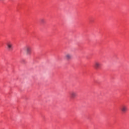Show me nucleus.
I'll return each mask as SVG.
<instances>
[{"instance_id":"nucleus-2","label":"nucleus","mask_w":129,"mask_h":129,"mask_svg":"<svg viewBox=\"0 0 129 129\" xmlns=\"http://www.w3.org/2000/svg\"><path fill=\"white\" fill-rule=\"evenodd\" d=\"M120 109L123 113H125L126 111H127V106L125 105H122L121 107L120 108Z\"/></svg>"},{"instance_id":"nucleus-6","label":"nucleus","mask_w":129,"mask_h":129,"mask_svg":"<svg viewBox=\"0 0 129 129\" xmlns=\"http://www.w3.org/2000/svg\"><path fill=\"white\" fill-rule=\"evenodd\" d=\"M70 95L72 98H75L77 96V92L75 91H72L70 93Z\"/></svg>"},{"instance_id":"nucleus-1","label":"nucleus","mask_w":129,"mask_h":129,"mask_svg":"<svg viewBox=\"0 0 129 129\" xmlns=\"http://www.w3.org/2000/svg\"><path fill=\"white\" fill-rule=\"evenodd\" d=\"M23 51L26 52V55L30 56L32 53V47L29 45H27L23 48Z\"/></svg>"},{"instance_id":"nucleus-7","label":"nucleus","mask_w":129,"mask_h":129,"mask_svg":"<svg viewBox=\"0 0 129 129\" xmlns=\"http://www.w3.org/2000/svg\"><path fill=\"white\" fill-rule=\"evenodd\" d=\"M41 23H45V20H44V19H41Z\"/></svg>"},{"instance_id":"nucleus-3","label":"nucleus","mask_w":129,"mask_h":129,"mask_svg":"<svg viewBox=\"0 0 129 129\" xmlns=\"http://www.w3.org/2000/svg\"><path fill=\"white\" fill-rule=\"evenodd\" d=\"M100 66H101V64L99 61H95L94 64V67L96 70H98L100 68Z\"/></svg>"},{"instance_id":"nucleus-5","label":"nucleus","mask_w":129,"mask_h":129,"mask_svg":"<svg viewBox=\"0 0 129 129\" xmlns=\"http://www.w3.org/2000/svg\"><path fill=\"white\" fill-rule=\"evenodd\" d=\"M64 58H66V60H71V59H72V54H71V53H68L66 54Z\"/></svg>"},{"instance_id":"nucleus-4","label":"nucleus","mask_w":129,"mask_h":129,"mask_svg":"<svg viewBox=\"0 0 129 129\" xmlns=\"http://www.w3.org/2000/svg\"><path fill=\"white\" fill-rule=\"evenodd\" d=\"M7 50L8 51H12L13 50V43L11 42H8L7 43Z\"/></svg>"}]
</instances>
